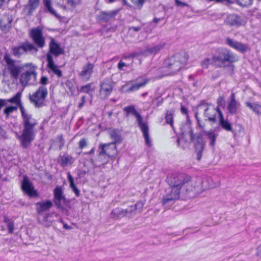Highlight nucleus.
Returning <instances> with one entry per match:
<instances>
[{
    "mask_svg": "<svg viewBox=\"0 0 261 261\" xmlns=\"http://www.w3.org/2000/svg\"><path fill=\"white\" fill-rule=\"evenodd\" d=\"M19 109L22 118V129L20 133H16V137L19 141L23 148H29L34 140L36 134L35 127L38 122L33 115L28 113L22 105H19Z\"/></svg>",
    "mask_w": 261,
    "mask_h": 261,
    "instance_id": "obj_1",
    "label": "nucleus"
},
{
    "mask_svg": "<svg viewBox=\"0 0 261 261\" xmlns=\"http://www.w3.org/2000/svg\"><path fill=\"white\" fill-rule=\"evenodd\" d=\"M191 177L184 173H175L168 176L167 181L170 186L169 191L170 196H179L181 189H185L184 185L188 184Z\"/></svg>",
    "mask_w": 261,
    "mask_h": 261,
    "instance_id": "obj_2",
    "label": "nucleus"
},
{
    "mask_svg": "<svg viewBox=\"0 0 261 261\" xmlns=\"http://www.w3.org/2000/svg\"><path fill=\"white\" fill-rule=\"evenodd\" d=\"M188 55L186 52H180L175 54L172 57L165 61V66L171 73L179 71L187 63Z\"/></svg>",
    "mask_w": 261,
    "mask_h": 261,
    "instance_id": "obj_3",
    "label": "nucleus"
},
{
    "mask_svg": "<svg viewBox=\"0 0 261 261\" xmlns=\"http://www.w3.org/2000/svg\"><path fill=\"white\" fill-rule=\"evenodd\" d=\"M215 64L222 66L225 63H230L237 60V56L230 50L226 48H218L213 57Z\"/></svg>",
    "mask_w": 261,
    "mask_h": 261,
    "instance_id": "obj_4",
    "label": "nucleus"
},
{
    "mask_svg": "<svg viewBox=\"0 0 261 261\" xmlns=\"http://www.w3.org/2000/svg\"><path fill=\"white\" fill-rule=\"evenodd\" d=\"M38 50L35 45L29 41L22 42L19 45L15 46L12 48V53L16 57L20 58L24 54H36Z\"/></svg>",
    "mask_w": 261,
    "mask_h": 261,
    "instance_id": "obj_5",
    "label": "nucleus"
},
{
    "mask_svg": "<svg viewBox=\"0 0 261 261\" xmlns=\"http://www.w3.org/2000/svg\"><path fill=\"white\" fill-rule=\"evenodd\" d=\"M199 110L204 111V117L205 120L215 123L217 122V116L221 112L219 107L215 108L212 105L206 103H201L198 107Z\"/></svg>",
    "mask_w": 261,
    "mask_h": 261,
    "instance_id": "obj_6",
    "label": "nucleus"
},
{
    "mask_svg": "<svg viewBox=\"0 0 261 261\" xmlns=\"http://www.w3.org/2000/svg\"><path fill=\"white\" fill-rule=\"evenodd\" d=\"M47 94V88L44 86H40L35 93L30 95V100L36 108H41L44 106Z\"/></svg>",
    "mask_w": 261,
    "mask_h": 261,
    "instance_id": "obj_7",
    "label": "nucleus"
},
{
    "mask_svg": "<svg viewBox=\"0 0 261 261\" xmlns=\"http://www.w3.org/2000/svg\"><path fill=\"white\" fill-rule=\"evenodd\" d=\"M29 36L38 50V48H43L45 46V38L43 36V31L41 27H38L32 29L30 31Z\"/></svg>",
    "mask_w": 261,
    "mask_h": 261,
    "instance_id": "obj_8",
    "label": "nucleus"
},
{
    "mask_svg": "<svg viewBox=\"0 0 261 261\" xmlns=\"http://www.w3.org/2000/svg\"><path fill=\"white\" fill-rule=\"evenodd\" d=\"M4 60L6 62L11 77L17 79L20 72V67L17 64L16 61L13 59L8 54L4 55Z\"/></svg>",
    "mask_w": 261,
    "mask_h": 261,
    "instance_id": "obj_9",
    "label": "nucleus"
},
{
    "mask_svg": "<svg viewBox=\"0 0 261 261\" xmlns=\"http://www.w3.org/2000/svg\"><path fill=\"white\" fill-rule=\"evenodd\" d=\"M37 73L34 67L22 73L20 79V83L25 87L28 84H32L36 81Z\"/></svg>",
    "mask_w": 261,
    "mask_h": 261,
    "instance_id": "obj_10",
    "label": "nucleus"
},
{
    "mask_svg": "<svg viewBox=\"0 0 261 261\" xmlns=\"http://www.w3.org/2000/svg\"><path fill=\"white\" fill-rule=\"evenodd\" d=\"M225 43L229 47L242 54H245L250 50V47L248 44L237 41L229 37L226 38Z\"/></svg>",
    "mask_w": 261,
    "mask_h": 261,
    "instance_id": "obj_11",
    "label": "nucleus"
},
{
    "mask_svg": "<svg viewBox=\"0 0 261 261\" xmlns=\"http://www.w3.org/2000/svg\"><path fill=\"white\" fill-rule=\"evenodd\" d=\"M54 203L57 208L64 214H67L71 208V201L67 199L66 197H54Z\"/></svg>",
    "mask_w": 261,
    "mask_h": 261,
    "instance_id": "obj_12",
    "label": "nucleus"
},
{
    "mask_svg": "<svg viewBox=\"0 0 261 261\" xmlns=\"http://www.w3.org/2000/svg\"><path fill=\"white\" fill-rule=\"evenodd\" d=\"M123 111L125 112V117L127 119L130 115H133L136 118L138 126L141 125L144 122H143L142 116L137 111L134 105L128 106L123 108Z\"/></svg>",
    "mask_w": 261,
    "mask_h": 261,
    "instance_id": "obj_13",
    "label": "nucleus"
},
{
    "mask_svg": "<svg viewBox=\"0 0 261 261\" xmlns=\"http://www.w3.org/2000/svg\"><path fill=\"white\" fill-rule=\"evenodd\" d=\"M94 67V64L89 62L84 65L81 71L79 73L80 77L86 81L89 80L93 72Z\"/></svg>",
    "mask_w": 261,
    "mask_h": 261,
    "instance_id": "obj_14",
    "label": "nucleus"
},
{
    "mask_svg": "<svg viewBox=\"0 0 261 261\" xmlns=\"http://www.w3.org/2000/svg\"><path fill=\"white\" fill-rule=\"evenodd\" d=\"M35 205L37 214L42 215V213H49L53 203L50 200H42L36 203Z\"/></svg>",
    "mask_w": 261,
    "mask_h": 261,
    "instance_id": "obj_15",
    "label": "nucleus"
},
{
    "mask_svg": "<svg viewBox=\"0 0 261 261\" xmlns=\"http://www.w3.org/2000/svg\"><path fill=\"white\" fill-rule=\"evenodd\" d=\"M113 90L112 83L110 80H105L100 85V95L102 98H107Z\"/></svg>",
    "mask_w": 261,
    "mask_h": 261,
    "instance_id": "obj_16",
    "label": "nucleus"
},
{
    "mask_svg": "<svg viewBox=\"0 0 261 261\" xmlns=\"http://www.w3.org/2000/svg\"><path fill=\"white\" fill-rule=\"evenodd\" d=\"M47 54H53L56 57H58L64 54V50L59 43L53 38H51L49 43V52Z\"/></svg>",
    "mask_w": 261,
    "mask_h": 261,
    "instance_id": "obj_17",
    "label": "nucleus"
},
{
    "mask_svg": "<svg viewBox=\"0 0 261 261\" xmlns=\"http://www.w3.org/2000/svg\"><path fill=\"white\" fill-rule=\"evenodd\" d=\"M125 216L130 217V212L128 207L125 210L117 207L112 210L110 217L114 220L120 219Z\"/></svg>",
    "mask_w": 261,
    "mask_h": 261,
    "instance_id": "obj_18",
    "label": "nucleus"
},
{
    "mask_svg": "<svg viewBox=\"0 0 261 261\" xmlns=\"http://www.w3.org/2000/svg\"><path fill=\"white\" fill-rule=\"evenodd\" d=\"M21 187L23 191L28 196H37V191L34 189L32 184L27 177H24L22 182Z\"/></svg>",
    "mask_w": 261,
    "mask_h": 261,
    "instance_id": "obj_19",
    "label": "nucleus"
},
{
    "mask_svg": "<svg viewBox=\"0 0 261 261\" xmlns=\"http://www.w3.org/2000/svg\"><path fill=\"white\" fill-rule=\"evenodd\" d=\"M242 18L236 14L228 15L224 20L225 24L231 27H238L242 24Z\"/></svg>",
    "mask_w": 261,
    "mask_h": 261,
    "instance_id": "obj_20",
    "label": "nucleus"
},
{
    "mask_svg": "<svg viewBox=\"0 0 261 261\" xmlns=\"http://www.w3.org/2000/svg\"><path fill=\"white\" fill-rule=\"evenodd\" d=\"M240 103L236 99L235 93L232 92L230 96V100L228 103L227 109L229 113L235 114L237 113L240 107Z\"/></svg>",
    "mask_w": 261,
    "mask_h": 261,
    "instance_id": "obj_21",
    "label": "nucleus"
},
{
    "mask_svg": "<svg viewBox=\"0 0 261 261\" xmlns=\"http://www.w3.org/2000/svg\"><path fill=\"white\" fill-rule=\"evenodd\" d=\"M51 217V214L50 213H42V215L38 214V222L45 227H49L53 222Z\"/></svg>",
    "mask_w": 261,
    "mask_h": 261,
    "instance_id": "obj_22",
    "label": "nucleus"
},
{
    "mask_svg": "<svg viewBox=\"0 0 261 261\" xmlns=\"http://www.w3.org/2000/svg\"><path fill=\"white\" fill-rule=\"evenodd\" d=\"M148 80L144 79L142 82L137 83L129 86L128 84L122 86V90L126 92H132L136 91L140 89L141 87H144L147 83Z\"/></svg>",
    "mask_w": 261,
    "mask_h": 261,
    "instance_id": "obj_23",
    "label": "nucleus"
},
{
    "mask_svg": "<svg viewBox=\"0 0 261 261\" xmlns=\"http://www.w3.org/2000/svg\"><path fill=\"white\" fill-rule=\"evenodd\" d=\"M46 60L47 61V67L59 77H61L62 75V71L54 63L53 58L49 54L46 55Z\"/></svg>",
    "mask_w": 261,
    "mask_h": 261,
    "instance_id": "obj_24",
    "label": "nucleus"
},
{
    "mask_svg": "<svg viewBox=\"0 0 261 261\" xmlns=\"http://www.w3.org/2000/svg\"><path fill=\"white\" fill-rule=\"evenodd\" d=\"M205 146V142L202 138H198L195 142L194 147L196 153V159L198 161L201 160Z\"/></svg>",
    "mask_w": 261,
    "mask_h": 261,
    "instance_id": "obj_25",
    "label": "nucleus"
},
{
    "mask_svg": "<svg viewBox=\"0 0 261 261\" xmlns=\"http://www.w3.org/2000/svg\"><path fill=\"white\" fill-rule=\"evenodd\" d=\"M105 144H100L97 149V156L98 160L102 162L103 160L110 158V153L107 151Z\"/></svg>",
    "mask_w": 261,
    "mask_h": 261,
    "instance_id": "obj_26",
    "label": "nucleus"
},
{
    "mask_svg": "<svg viewBox=\"0 0 261 261\" xmlns=\"http://www.w3.org/2000/svg\"><path fill=\"white\" fill-rule=\"evenodd\" d=\"M39 4L40 0H29L28 4L24 6V10L28 15H31L38 7Z\"/></svg>",
    "mask_w": 261,
    "mask_h": 261,
    "instance_id": "obj_27",
    "label": "nucleus"
},
{
    "mask_svg": "<svg viewBox=\"0 0 261 261\" xmlns=\"http://www.w3.org/2000/svg\"><path fill=\"white\" fill-rule=\"evenodd\" d=\"M219 125L226 131L234 132L231 124L227 120L224 119L222 112H219Z\"/></svg>",
    "mask_w": 261,
    "mask_h": 261,
    "instance_id": "obj_28",
    "label": "nucleus"
},
{
    "mask_svg": "<svg viewBox=\"0 0 261 261\" xmlns=\"http://www.w3.org/2000/svg\"><path fill=\"white\" fill-rule=\"evenodd\" d=\"M42 2L45 12L49 13L57 18L60 17V16L56 12L55 10L52 7L51 0H43Z\"/></svg>",
    "mask_w": 261,
    "mask_h": 261,
    "instance_id": "obj_29",
    "label": "nucleus"
},
{
    "mask_svg": "<svg viewBox=\"0 0 261 261\" xmlns=\"http://www.w3.org/2000/svg\"><path fill=\"white\" fill-rule=\"evenodd\" d=\"M165 45L164 42H160L158 44H154L153 46L148 47L146 49V54L149 55H155L162 49Z\"/></svg>",
    "mask_w": 261,
    "mask_h": 261,
    "instance_id": "obj_30",
    "label": "nucleus"
},
{
    "mask_svg": "<svg viewBox=\"0 0 261 261\" xmlns=\"http://www.w3.org/2000/svg\"><path fill=\"white\" fill-rule=\"evenodd\" d=\"M139 126L143 133L146 144L148 146H150L151 145V143L149 139L148 126L146 123H144Z\"/></svg>",
    "mask_w": 261,
    "mask_h": 261,
    "instance_id": "obj_31",
    "label": "nucleus"
},
{
    "mask_svg": "<svg viewBox=\"0 0 261 261\" xmlns=\"http://www.w3.org/2000/svg\"><path fill=\"white\" fill-rule=\"evenodd\" d=\"M74 162V159L71 156L67 154L60 155L59 158V162L62 167H65L68 164H72Z\"/></svg>",
    "mask_w": 261,
    "mask_h": 261,
    "instance_id": "obj_32",
    "label": "nucleus"
},
{
    "mask_svg": "<svg viewBox=\"0 0 261 261\" xmlns=\"http://www.w3.org/2000/svg\"><path fill=\"white\" fill-rule=\"evenodd\" d=\"M116 14L115 11H111L109 12H101L98 15V18L100 21L103 22H108L111 19L114 17Z\"/></svg>",
    "mask_w": 261,
    "mask_h": 261,
    "instance_id": "obj_33",
    "label": "nucleus"
},
{
    "mask_svg": "<svg viewBox=\"0 0 261 261\" xmlns=\"http://www.w3.org/2000/svg\"><path fill=\"white\" fill-rule=\"evenodd\" d=\"M205 136L207 139L210 141L209 145L212 147H214L216 144V139L218 137V134L215 133L214 130H211L207 131L205 133Z\"/></svg>",
    "mask_w": 261,
    "mask_h": 261,
    "instance_id": "obj_34",
    "label": "nucleus"
},
{
    "mask_svg": "<svg viewBox=\"0 0 261 261\" xmlns=\"http://www.w3.org/2000/svg\"><path fill=\"white\" fill-rule=\"evenodd\" d=\"M12 19L8 16H4L0 20V27L3 31L7 30L10 27Z\"/></svg>",
    "mask_w": 261,
    "mask_h": 261,
    "instance_id": "obj_35",
    "label": "nucleus"
},
{
    "mask_svg": "<svg viewBox=\"0 0 261 261\" xmlns=\"http://www.w3.org/2000/svg\"><path fill=\"white\" fill-rule=\"evenodd\" d=\"M180 199V197H171L170 198H164L162 200V204L165 208H169L172 205L175 201Z\"/></svg>",
    "mask_w": 261,
    "mask_h": 261,
    "instance_id": "obj_36",
    "label": "nucleus"
},
{
    "mask_svg": "<svg viewBox=\"0 0 261 261\" xmlns=\"http://www.w3.org/2000/svg\"><path fill=\"white\" fill-rule=\"evenodd\" d=\"M144 206V203L142 201H139L134 204L128 206L130 212V217H132L135 215L137 211H140Z\"/></svg>",
    "mask_w": 261,
    "mask_h": 261,
    "instance_id": "obj_37",
    "label": "nucleus"
},
{
    "mask_svg": "<svg viewBox=\"0 0 261 261\" xmlns=\"http://www.w3.org/2000/svg\"><path fill=\"white\" fill-rule=\"evenodd\" d=\"M245 106L257 114H261V105L257 102H246Z\"/></svg>",
    "mask_w": 261,
    "mask_h": 261,
    "instance_id": "obj_38",
    "label": "nucleus"
},
{
    "mask_svg": "<svg viewBox=\"0 0 261 261\" xmlns=\"http://www.w3.org/2000/svg\"><path fill=\"white\" fill-rule=\"evenodd\" d=\"M174 115V110L173 109L166 111L165 120L166 123L169 124L173 129V117Z\"/></svg>",
    "mask_w": 261,
    "mask_h": 261,
    "instance_id": "obj_39",
    "label": "nucleus"
},
{
    "mask_svg": "<svg viewBox=\"0 0 261 261\" xmlns=\"http://www.w3.org/2000/svg\"><path fill=\"white\" fill-rule=\"evenodd\" d=\"M110 135L111 138L114 140V142L112 143H114L115 145H116V143L119 144L122 142L121 137L116 130L114 129L112 130L110 133Z\"/></svg>",
    "mask_w": 261,
    "mask_h": 261,
    "instance_id": "obj_40",
    "label": "nucleus"
},
{
    "mask_svg": "<svg viewBox=\"0 0 261 261\" xmlns=\"http://www.w3.org/2000/svg\"><path fill=\"white\" fill-rule=\"evenodd\" d=\"M107 151L110 153V158L114 157L117 153V148L114 143H106Z\"/></svg>",
    "mask_w": 261,
    "mask_h": 261,
    "instance_id": "obj_41",
    "label": "nucleus"
},
{
    "mask_svg": "<svg viewBox=\"0 0 261 261\" xmlns=\"http://www.w3.org/2000/svg\"><path fill=\"white\" fill-rule=\"evenodd\" d=\"M4 222L7 225L9 233H12L14 231V223L12 220L9 218L7 216H4Z\"/></svg>",
    "mask_w": 261,
    "mask_h": 261,
    "instance_id": "obj_42",
    "label": "nucleus"
},
{
    "mask_svg": "<svg viewBox=\"0 0 261 261\" xmlns=\"http://www.w3.org/2000/svg\"><path fill=\"white\" fill-rule=\"evenodd\" d=\"M68 179L69 180V182L70 183V186L72 189V190L74 191V193L76 196H78L79 194V190L77 189V188L75 187L74 184V180L72 177V176L70 174H68Z\"/></svg>",
    "mask_w": 261,
    "mask_h": 261,
    "instance_id": "obj_43",
    "label": "nucleus"
},
{
    "mask_svg": "<svg viewBox=\"0 0 261 261\" xmlns=\"http://www.w3.org/2000/svg\"><path fill=\"white\" fill-rule=\"evenodd\" d=\"M91 86V84H88L85 86H83L81 88L80 92L91 94L94 91V89L92 88Z\"/></svg>",
    "mask_w": 261,
    "mask_h": 261,
    "instance_id": "obj_44",
    "label": "nucleus"
},
{
    "mask_svg": "<svg viewBox=\"0 0 261 261\" xmlns=\"http://www.w3.org/2000/svg\"><path fill=\"white\" fill-rule=\"evenodd\" d=\"M20 97L21 94L20 93H17L14 96L10 99H7V100L8 101V103H15L18 105V106L19 107L20 105H22L20 102Z\"/></svg>",
    "mask_w": 261,
    "mask_h": 261,
    "instance_id": "obj_45",
    "label": "nucleus"
},
{
    "mask_svg": "<svg viewBox=\"0 0 261 261\" xmlns=\"http://www.w3.org/2000/svg\"><path fill=\"white\" fill-rule=\"evenodd\" d=\"M148 56V54H146V50L140 51H135L130 54L128 57L132 58H140L141 57H146Z\"/></svg>",
    "mask_w": 261,
    "mask_h": 261,
    "instance_id": "obj_46",
    "label": "nucleus"
},
{
    "mask_svg": "<svg viewBox=\"0 0 261 261\" xmlns=\"http://www.w3.org/2000/svg\"><path fill=\"white\" fill-rule=\"evenodd\" d=\"M16 107L14 106H9L6 107L4 110V113L8 117L10 114L13 113L15 110H16Z\"/></svg>",
    "mask_w": 261,
    "mask_h": 261,
    "instance_id": "obj_47",
    "label": "nucleus"
},
{
    "mask_svg": "<svg viewBox=\"0 0 261 261\" xmlns=\"http://www.w3.org/2000/svg\"><path fill=\"white\" fill-rule=\"evenodd\" d=\"M252 0H237L238 3L239 5L246 7L249 6L252 4Z\"/></svg>",
    "mask_w": 261,
    "mask_h": 261,
    "instance_id": "obj_48",
    "label": "nucleus"
},
{
    "mask_svg": "<svg viewBox=\"0 0 261 261\" xmlns=\"http://www.w3.org/2000/svg\"><path fill=\"white\" fill-rule=\"evenodd\" d=\"M198 115V113L196 112L195 113V118L197 120V124L199 128L203 129V128H204V127L205 126V124L204 122H203L202 121H201V120L200 119V118H199Z\"/></svg>",
    "mask_w": 261,
    "mask_h": 261,
    "instance_id": "obj_49",
    "label": "nucleus"
},
{
    "mask_svg": "<svg viewBox=\"0 0 261 261\" xmlns=\"http://www.w3.org/2000/svg\"><path fill=\"white\" fill-rule=\"evenodd\" d=\"M211 63L212 60L210 59L206 58L201 62V64L203 68H206Z\"/></svg>",
    "mask_w": 261,
    "mask_h": 261,
    "instance_id": "obj_50",
    "label": "nucleus"
},
{
    "mask_svg": "<svg viewBox=\"0 0 261 261\" xmlns=\"http://www.w3.org/2000/svg\"><path fill=\"white\" fill-rule=\"evenodd\" d=\"M87 145V141L85 138L82 139L79 142V148L82 149Z\"/></svg>",
    "mask_w": 261,
    "mask_h": 261,
    "instance_id": "obj_51",
    "label": "nucleus"
},
{
    "mask_svg": "<svg viewBox=\"0 0 261 261\" xmlns=\"http://www.w3.org/2000/svg\"><path fill=\"white\" fill-rule=\"evenodd\" d=\"M62 189L61 187H57L54 190V196H62Z\"/></svg>",
    "mask_w": 261,
    "mask_h": 261,
    "instance_id": "obj_52",
    "label": "nucleus"
},
{
    "mask_svg": "<svg viewBox=\"0 0 261 261\" xmlns=\"http://www.w3.org/2000/svg\"><path fill=\"white\" fill-rule=\"evenodd\" d=\"M182 142H184V140L182 139L178 138L177 140V146L179 147H180L181 149H185L187 147L186 146L187 143H185V145H181V143Z\"/></svg>",
    "mask_w": 261,
    "mask_h": 261,
    "instance_id": "obj_53",
    "label": "nucleus"
},
{
    "mask_svg": "<svg viewBox=\"0 0 261 261\" xmlns=\"http://www.w3.org/2000/svg\"><path fill=\"white\" fill-rule=\"evenodd\" d=\"M40 83L42 85V86H44V85L48 83V78L46 76H42L40 81Z\"/></svg>",
    "mask_w": 261,
    "mask_h": 261,
    "instance_id": "obj_54",
    "label": "nucleus"
},
{
    "mask_svg": "<svg viewBox=\"0 0 261 261\" xmlns=\"http://www.w3.org/2000/svg\"><path fill=\"white\" fill-rule=\"evenodd\" d=\"M7 104L8 101L7 99H0V111L3 107L6 106Z\"/></svg>",
    "mask_w": 261,
    "mask_h": 261,
    "instance_id": "obj_55",
    "label": "nucleus"
},
{
    "mask_svg": "<svg viewBox=\"0 0 261 261\" xmlns=\"http://www.w3.org/2000/svg\"><path fill=\"white\" fill-rule=\"evenodd\" d=\"M141 29V27H130L128 28V31L129 32L135 31V32H139Z\"/></svg>",
    "mask_w": 261,
    "mask_h": 261,
    "instance_id": "obj_56",
    "label": "nucleus"
},
{
    "mask_svg": "<svg viewBox=\"0 0 261 261\" xmlns=\"http://www.w3.org/2000/svg\"><path fill=\"white\" fill-rule=\"evenodd\" d=\"M126 66V65L125 63L122 62V61H120L118 64L117 67L119 70H123V67H125Z\"/></svg>",
    "mask_w": 261,
    "mask_h": 261,
    "instance_id": "obj_57",
    "label": "nucleus"
},
{
    "mask_svg": "<svg viewBox=\"0 0 261 261\" xmlns=\"http://www.w3.org/2000/svg\"><path fill=\"white\" fill-rule=\"evenodd\" d=\"M208 1H215L217 3H220L225 2L227 3L232 4L233 3V0H208Z\"/></svg>",
    "mask_w": 261,
    "mask_h": 261,
    "instance_id": "obj_58",
    "label": "nucleus"
},
{
    "mask_svg": "<svg viewBox=\"0 0 261 261\" xmlns=\"http://www.w3.org/2000/svg\"><path fill=\"white\" fill-rule=\"evenodd\" d=\"M131 1L136 5H142L144 2V0H131Z\"/></svg>",
    "mask_w": 261,
    "mask_h": 261,
    "instance_id": "obj_59",
    "label": "nucleus"
},
{
    "mask_svg": "<svg viewBox=\"0 0 261 261\" xmlns=\"http://www.w3.org/2000/svg\"><path fill=\"white\" fill-rule=\"evenodd\" d=\"M156 100L158 101L156 103V106L159 107L161 105L163 102V98L160 97H158L156 98Z\"/></svg>",
    "mask_w": 261,
    "mask_h": 261,
    "instance_id": "obj_60",
    "label": "nucleus"
},
{
    "mask_svg": "<svg viewBox=\"0 0 261 261\" xmlns=\"http://www.w3.org/2000/svg\"><path fill=\"white\" fill-rule=\"evenodd\" d=\"M181 112L184 114H187L188 113V109L184 106H182L181 107Z\"/></svg>",
    "mask_w": 261,
    "mask_h": 261,
    "instance_id": "obj_61",
    "label": "nucleus"
},
{
    "mask_svg": "<svg viewBox=\"0 0 261 261\" xmlns=\"http://www.w3.org/2000/svg\"><path fill=\"white\" fill-rule=\"evenodd\" d=\"M59 140H60V148L61 149L62 146H63L64 144V139L62 136L60 137Z\"/></svg>",
    "mask_w": 261,
    "mask_h": 261,
    "instance_id": "obj_62",
    "label": "nucleus"
},
{
    "mask_svg": "<svg viewBox=\"0 0 261 261\" xmlns=\"http://www.w3.org/2000/svg\"><path fill=\"white\" fill-rule=\"evenodd\" d=\"M176 3L177 5H181L182 6H187V4L185 3H182L179 1H178V0H176Z\"/></svg>",
    "mask_w": 261,
    "mask_h": 261,
    "instance_id": "obj_63",
    "label": "nucleus"
},
{
    "mask_svg": "<svg viewBox=\"0 0 261 261\" xmlns=\"http://www.w3.org/2000/svg\"><path fill=\"white\" fill-rule=\"evenodd\" d=\"M257 254L258 255H261V244L258 246L257 249Z\"/></svg>",
    "mask_w": 261,
    "mask_h": 261,
    "instance_id": "obj_64",
    "label": "nucleus"
}]
</instances>
